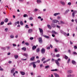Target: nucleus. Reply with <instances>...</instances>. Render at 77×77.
<instances>
[{
	"label": "nucleus",
	"instance_id": "obj_1",
	"mask_svg": "<svg viewBox=\"0 0 77 77\" xmlns=\"http://www.w3.org/2000/svg\"><path fill=\"white\" fill-rule=\"evenodd\" d=\"M61 60V59L60 58H58L57 60H55V63L56 64H57V65L58 66H60V64H59V61H60V60Z\"/></svg>",
	"mask_w": 77,
	"mask_h": 77
},
{
	"label": "nucleus",
	"instance_id": "obj_2",
	"mask_svg": "<svg viewBox=\"0 0 77 77\" xmlns=\"http://www.w3.org/2000/svg\"><path fill=\"white\" fill-rule=\"evenodd\" d=\"M41 51L42 54H44L45 52V48H42V49L41 50Z\"/></svg>",
	"mask_w": 77,
	"mask_h": 77
},
{
	"label": "nucleus",
	"instance_id": "obj_3",
	"mask_svg": "<svg viewBox=\"0 0 77 77\" xmlns=\"http://www.w3.org/2000/svg\"><path fill=\"white\" fill-rule=\"evenodd\" d=\"M32 65L33 66V67L34 68H35L36 66V64H34V63H31L30 64H29V66H31V65H32Z\"/></svg>",
	"mask_w": 77,
	"mask_h": 77
},
{
	"label": "nucleus",
	"instance_id": "obj_4",
	"mask_svg": "<svg viewBox=\"0 0 77 77\" xmlns=\"http://www.w3.org/2000/svg\"><path fill=\"white\" fill-rule=\"evenodd\" d=\"M38 42L40 44H42V38L40 37L38 39Z\"/></svg>",
	"mask_w": 77,
	"mask_h": 77
},
{
	"label": "nucleus",
	"instance_id": "obj_5",
	"mask_svg": "<svg viewBox=\"0 0 77 77\" xmlns=\"http://www.w3.org/2000/svg\"><path fill=\"white\" fill-rule=\"evenodd\" d=\"M51 26L52 27L54 28L56 26V25L54 23H52L51 24Z\"/></svg>",
	"mask_w": 77,
	"mask_h": 77
},
{
	"label": "nucleus",
	"instance_id": "obj_6",
	"mask_svg": "<svg viewBox=\"0 0 77 77\" xmlns=\"http://www.w3.org/2000/svg\"><path fill=\"white\" fill-rule=\"evenodd\" d=\"M33 32V30L32 29H29L28 30V33H32V32Z\"/></svg>",
	"mask_w": 77,
	"mask_h": 77
},
{
	"label": "nucleus",
	"instance_id": "obj_7",
	"mask_svg": "<svg viewBox=\"0 0 77 77\" xmlns=\"http://www.w3.org/2000/svg\"><path fill=\"white\" fill-rule=\"evenodd\" d=\"M60 3L61 4H62V5H63V6H64V5H65V2H63L62 1H60Z\"/></svg>",
	"mask_w": 77,
	"mask_h": 77
},
{
	"label": "nucleus",
	"instance_id": "obj_8",
	"mask_svg": "<svg viewBox=\"0 0 77 77\" xmlns=\"http://www.w3.org/2000/svg\"><path fill=\"white\" fill-rule=\"evenodd\" d=\"M73 71L72 70H68L67 71V73L68 74H71V73H72Z\"/></svg>",
	"mask_w": 77,
	"mask_h": 77
},
{
	"label": "nucleus",
	"instance_id": "obj_9",
	"mask_svg": "<svg viewBox=\"0 0 77 77\" xmlns=\"http://www.w3.org/2000/svg\"><path fill=\"white\" fill-rule=\"evenodd\" d=\"M20 73L22 75H25V72L23 71H20Z\"/></svg>",
	"mask_w": 77,
	"mask_h": 77
},
{
	"label": "nucleus",
	"instance_id": "obj_10",
	"mask_svg": "<svg viewBox=\"0 0 77 77\" xmlns=\"http://www.w3.org/2000/svg\"><path fill=\"white\" fill-rule=\"evenodd\" d=\"M54 75L55 77H59V75L57 74L56 73H54Z\"/></svg>",
	"mask_w": 77,
	"mask_h": 77
},
{
	"label": "nucleus",
	"instance_id": "obj_11",
	"mask_svg": "<svg viewBox=\"0 0 77 77\" xmlns=\"http://www.w3.org/2000/svg\"><path fill=\"white\" fill-rule=\"evenodd\" d=\"M43 36L44 37H45V38H47V39H49V38H50V37L49 36H47L45 35H44Z\"/></svg>",
	"mask_w": 77,
	"mask_h": 77
},
{
	"label": "nucleus",
	"instance_id": "obj_12",
	"mask_svg": "<svg viewBox=\"0 0 77 77\" xmlns=\"http://www.w3.org/2000/svg\"><path fill=\"white\" fill-rule=\"evenodd\" d=\"M72 64H73V65H75V64H76V62H75V61L74 60H72Z\"/></svg>",
	"mask_w": 77,
	"mask_h": 77
},
{
	"label": "nucleus",
	"instance_id": "obj_13",
	"mask_svg": "<svg viewBox=\"0 0 77 77\" xmlns=\"http://www.w3.org/2000/svg\"><path fill=\"white\" fill-rule=\"evenodd\" d=\"M39 30L40 33H42V32H43V30H42V29L39 28Z\"/></svg>",
	"mask_w": 77,
	"mask_h": 77
},
{
	"label": "nucleus",
	"instance_id": "obj_14",
	"mask_svg": "<svg viewBox=\"0 0 77 77\" xmlns=\"http://www.w3.org/2000/svg\"><path fill=\"white\" fill-rule=\"evenodd\" d=\"M52 21H53V22H54V23H57V22H58V20H52Z\"/></svg>",
	"mask_w": 77,
	"mask_h": 77
},
{
	"label": "nucleus",
	"instance_id": "obj_15",
	"mask_svg": "<svg viewBox=\"0 0 77 77\" xmlns=\"http://www.w3.org/2000/svg\"><path fill=\"white\" fill-rule=\"evenodd\" d=\"M22 50H24V51H26V48L23 47L22 48Z\"/></svg>",
	"mask_w": 77,
	"mask_h": 77
},
{
	"label": "nucleus",
	"instance_id": "obj_16",
	"mask_svg": "<svg viewBox=\"0 0 77 77\" xmlns=\"http://www.w3.org/2000/svg\"><path fill=\"white\" fill-rule=\"evenodd\" d=\"M35 57H32L31 58H30V60H35Z\"/></svg>",
	"mask_w": 77,
	"mask_h": 77
},
{
	"label": "nucleus",
	"instance_id": "obj_17",
	"mask_svg": "<svg viewBox=\"0 0 77 77\" xmlns=\"http://www.w3.org/2000/svg\"><path fill=\"white\" fill-rule=\"evenodd\" d=\"M47 26L48 27V29H51V26L49 24H48L47 25Z\"/></svg>",
	"mask_w": 77,
	"mask_h": 77
},
{
	"label": "nucleus",
	"instance_id": "obj_18",
	"mask_svg": "<svg viewBox=\"0 0 77 77\" xmlns=\"http://www.w3.org/2000/svg\"><path fill=\"white\" fill-rule=\"evenodd\" d=\"M35 48H36V46L34 45L32 47V49L33 50H34Z\"/></svg>",
	"mask_w": 77,
	"mask_h": 77
},
{
	"label": "nucleus",
	"instance_id": "obj_19",
	"mask_svg": "<svg viewBox=\"0 0 77 77\" xmlns=\"http://www.w3.org/2000/svg\"><path fill=\"white\" fill-rule=\"evenodd\" d=\"M52 33L53 34H57V32H56L55 31H53V30L52 31Z\"/></svg>",
	"mask_w": 77,
	"mask_h": 77
},
{
	"label": "nucleus",
	"instance_id": "obj_20",
	"mask_svg": "<svg viewBox=\"0 0 77 77\" xmlns=\"http://www.w3.org/2000/svg\"><path fill=\"white\" fill-rule=\"evenodd\" d=\"M60 14V13H55L54 14V16H57V15H59Z\"/></svg>",
	"mask_w": 77,
	"mask_h": 77
},
{
	"label": "nucleus",
	"instance_id": "obj_21",
	"mask_svg": "<svg viewBox=\"0 0 77 77\" xmlns=\"http://www.w3.org/2000/svg\"><path fill=\"white\" fill-rule=\"evenodd\" d=\"M14 71H15V69L13 68L11 71V73H13Z\"/></svg>",
	"mask_w": 77,
	"mask_h": 77
},
{
	"label": "nucleus",
	"instance_id": "obj_22",
	"mask_svg": "<svg viewBox=\"0 0 77 77\" xmlns=\"http://www.w3.org/2000/svg\"><path fill=\"white\" fill-rule=\"evenodd\" d=\"M37 2L39 4V3H41V0H37Z\"/></svg>",
	"mask_w": 77,
	"mask_h": 77
},
{
	"label": "nucleus",
	"instance_id": "obj_23",
	"mask_svg": "<svg viewBox=\"0 0 77 77\" xmlns=\"http://www.w3.org/2000/svg\"><path fill=\"white\" fill-rule=\"evenodd\" d=\"M8 19L6 18L5 20H4V21L5 23H7V22H8Z\"/></svg>",
	"mask_w": 77,
	"mask_h": 77
},
{
	"label": "nucleus",
	"instance_id": "obj_24",
	"mask_svg": "<svg viewBox=\"0 0 77 77\" xmlns=\"http://www.w3.org/2000/svg\"><path fill=\"white\" fill-rule=\"evenodd\" d=\"M20 24L21 26H23L24 25V24L23 23V21H20Z\"/></svg>",
	"mask_w": 77,
	"mask_h": 77
},
{
	"label": "nucleus",
	"instance_id": "obj_25",
	"mask_svg": "<svg viewBox=\"0 0 77 77\" xmlns=\"http://www.w3.org/2000/svg\"><path fill=\"white\" fill-rule=\"evenodd\" d=\"M14 57L15 59H17L18 57V56L17 55H14Z\"/></svg>",
	"mask_w": 77,
	"mask_h": 77
},
{
	"label": "nucleus",
	"instance_id": "obj_26",
	"mask_svg": "<svg viewBox=\"0 0 77 77\" xmlns=\"http://www.w3.org/2000/svg\"><path fill=\"white\" fill-rule=\"evenodd\" d=\"M64 58L65 59H66V60H67V59H68V57L66 56V55H65Z\"/></svg>",
	"mask_w": 77,
	"mask_h": 77
},
{
	"label": "nucleus",
	"instance_id": "obj_27",
	"mask_svg": "<svg viewBox=\"0 0 77 77\" xmlns=\"http://www.w3.org/2000/svg\"><path fill=\"white\" fill-rule=\"evenodd\" d=\"M69 9L65 11V14H66V13H68V12H69Z\"/></svg>",
	"mask_w": 77,
	"mask_h": 77
},
{
	"label": "nucleus",
	"instance_id": "obj_28",
	"mask_svg": "<svg viewBox=\"0 0 77 77\" xmlns=\"http://www.w3.org/2000/svg\"><path fill=\"white\" fill-rule=\"evenodd\" d=\"M24 56H26V57H27V56H28V55L27 54L24 53Z\"/></svg>",
	"mask_w": 77,
	"mask_h": 77
},
{
	"label": "nucleus",
	"instance_id": "obj_29",
	"mask_svg": "<svg viewBox=\"0 0 77 77\" xmlns=\"http://www.w3.org/2000/svg\"><path fill=\"white\" fill-rule=\"evenodd\" d=\"M33 19V17H30V18H29V20H32Z\"/></svg>",
	"mask_w": 77,
	"mask_h": 77
},
{
	"label": "nucleus",
	"instance_id": "obj_30",
	"mask_svg": "<svg viewBox=\"0 0 77 77\" xmlns=\"http://www.w3.org/2000/svg\"><path fill=\"white\" fill-rule=\"evenodd\" d=\"M2 50H6V48L5 47H2L1 48Z\"/></svg>",
	"mask_w": 77,
	"mask_h": 77
},
{
	"label": "nucleus",
	"instance_id": "obj_31",
	"mask_svg": "<svg viewBox=\"0 0 77 77\" xmlns=\"http://www.w3.org/2000/svg\"><path fill=\"white\" fill-rule=\"evenodd\" d=\"M45 59V58L43 57L42 59V62H43V61H44Z\"/></svg>",
	"mask_w": 77,
	"mask_h": 77
},
{
	"label": "nucleus",
	"instance_id": "obj_32",
	"mask_svg": "<svg viewBox=\"0 0 77 77\" xmlns=\"http://www.w3.org/2000/svg\"><path fill=\"white\" fill-rule=\"evenodd\" d=\"M49 67H50L49 66H45V68H46V69H47V68H49Z\"/></svg>",
	"mask_w": 77,
	"mask_h": 77
},
{
	"label": "nucleus",
	"instance_id": "obj_33",
	"mask_svg": "<svg viewBox=\"0 0 77 77\" xmlns=\"http://www.w3.org/2000/svg\"><path fill=\"white\" fill-rule=\"evenodd\" d=\"M56 57H60V55H59V54H57L56 55Z\"/></svg>",
	"mask_w": 77,
	"mask_h": 77
},
{
	"label": "nucleus",
	"instance_id": "obj_34",
	"mask_svg": "<svg viewBox=\"0 0 77 77\" xmlns=\"http://www.w3.org/2000/svg\"><path fill=\"white\" fill-rule=\"evenodd\" d=\"M60 33H62L63 34V33L64 32H63V30H60Z\"/></svg>",
	"mask_w": 77,
	"mask_h": 77
},
{
	"label": "nucleus",
	"instance_id": "obj_35",
	"mask_svg": "<svg viewBox=\"0 0 77 77\" xmlns=\"http://www.w3.org/2000/svg\"><path fill=\"white\" fill-rule=\"evenodd\" d=\"M70 58H69L68 59L67 63H69V62H70Z\"/></svg>",
	"mask_w": 77,
	"mask_h": 77
},
{
	"label": "nucleus",
	"instance_id": "obj_36",
	"mask_svg": "<svg viewBox=\"0 0 77 77\" xmlns=\"http://www.w3.org/2000/svg\"><path fill=\"white\" fill-rule=\"evenodd\" d=\"M25 28L28 29V28H29V27L28 25H26L25 26Z\"/></svg>",
	"mask_w": 77,
	"mask_h": 77
},
{
	"label": "nucleus",
	"instance_id": "obj_37",
	"mask_svg": "<svg viewBox=\"0 0 77 77\" xmlns=\"http://www.w3.org/2000/svg\"><path fill=\"white\" fill-rule=\"evenodd\" d=\"M75 16V14L73 12L72 13V17H74Z\"/></svg>",
	"mask_w": 77,
	"mask_h": 77
},
{
	"label": "nucleus",
	"instance_id": "obj_38",
	"mask_svg": "<svg viewBox=\"0 0 77 77\" xmlns=\"http://www.w3.org/2000/svg\"><path fill=\"white\" fill-rule=\"evenodd\" d=\"M14 37V35H11L10 36V38H13Z\"/></svg>",
	"mask_w": 77,
	"mask_h": 77
},
{
	"label": "nucleus",
	"instance_id": "obj_39",
	"mask_svg": "<svg viewBox=\"0 0 77 77\" xmlns=\"http://www.w3.org/2000/svg\"><path fill=\"white\" fill-rule=\"evenodd\" d=\"M40 51V50L38 48H37L36 50L37 52H39Z\"/></svg>",
	"mask_w": 77,
	"mask_h": 77
},
{
	"label": "nucleus",
	"instance_id": "obj_40",
	"mask_svg": "<svg viewBox=\"0 0 77 77\" xmlns=\"http://www.w3.org/2000/svg\"><path fill=\"white\" fill-rule=\"evenodd\" d=\"M25 45H29V44L28 43V42H25Z\"/></svg>",
	"mask_w": 77,
	"mask_h": 77
},
{
	"label": "nucleus",
	"instance_id": "obj_41",
	"mask_svg": "<svg viewBox=\"0 0 77 77\" xmlns=\"http://www.w3.org/2000/svg\"><path fill=\"white\" fill-rule=\"evenodd\" d=\"M4 22H2L1 23L0 25H3V24H4Z\"/></svg>",
	"mask_w": 77,
	"mask_h": 77
},
{
	"label": "nucleus",
	"instance_id": "obj_42",
	"mask_svg": "<svg viewBox=\"0 0 77 77\" xmlns=\"http://www.w3.org/2000/svg\"><path fill=\"white\" fill-rule=\"evenodd\" d=\"M54 51L55 52H57L58 51V50L57 49V48L55 49Z\"/></svg>",
	"mask_w": 77,
	"mask_h": 77
},
{
	"label": "nucleus",
	"instance_id": "obj_43",
	"mask_svg": "<svg viewBox=\"0 0 77 77\" xmlns=\"http://www.w3.org/2000/svg\"><path fill=\"white\" fill-rule=\"evenodd\" d=\"M67 5H69L70 6V5H71V3L70 2H68L67 4Z\"/></svg>",
	"mask_w": 77,
	"mask_h": 77
},
{
	"label": "nucleus",
	"instance_id": "obj_44",
	"mask_svg": "<svg viewBox=\"0 0 77 77\" xmlns=\"http://www.w3.org/2000/svg\"><path fill=\"white\" fill-rule=\"evenodd\" d=\"M13 47H16V46H17V45H16L15 44H13Z\"/></svg>",
	"mask_w": 77,
	"mask_h": 77
},
{
	"label": "nucleus",
	"instance_id": "obj_45",
	"mask_svg": "<svg viewBox=\"0 0 77 77\" xmlns=\"http://www.w3.org/2000/svg\"><path fill=\"white\" fill-rule=\"evenodd\" d=\"M8 30V29L7 28L5 29V32H7Z\"/></svg>",
	"mask_w": 77,
	"mask_h": 77
},
{
	"label": "nucleus",
	"instance_id": "obj_46",
	"mask_svg": "<svg viewBox=\"0 0 77 77\" xmlns=\"http://www.w3.org/2000/svg\"><path fill=\"white\" fill-rule=\"evenodd\" d=\"M73 53L74 54H76V55H77V53L75 52H73Z\"/></svg>",
	"mask_w": 77,
	"mask_h": 77
},
{
	"label": "nucleus",
	"instance_id": "obj_47",
	"mask_svg": "<svg viewBox=\"0 0 77 77\" xmlns=\"http://www.w3.org/2000/svg\"><path fill=\"white\" fill-rule=\"evenodd\" d=\"M30 40H33V37H32L30 38Z\"/></svg>",
	"mask_w": 77,
	"mask_h": 77
},
{
	"label": "nucleus",
	"instance_id": "obj_48",
	"mask_svg": "<svg viewBox=\"0 0 77 77\" xmlns=\"http://www.w3.org/2000/svg\"><path fill=\"white\" fill-rule=\"evenodd\" d=\"M68 52L69 53H70V54H71V51L69 49L68 50Z\"/></svg>",
	"mask_w": 77,
	"mask_h": 77
},
{
	"label": "nucleus",
	"instance_id": "obj_49",
	"mask_svg": "<svg viewBox=\"0 0 77 77\" xmlns=\"http://www.w3.org/2000/svg\"><path fill=\"white\" fill-rule=\"evenodd\" d=\"M9 24H10V25H11L12 24V23H11V22H10L9 23H8V25H9Z\"/></svg>",
	"mask_w": 77,
	"mask_h": 77
},
{
	"label": "nucleus",
	"instance_id": "obj_50",
	"mask_svg": "<svg viewBox=\"0 0 77 77\" xmlns=\"http://www.w3.org/2000/svg\"><path fill=\"white\" fill-rule=\"evenodd\" d=\"M26 16L27 17V14H24L23 15V17H26Z\"/></svg>",
	"mask_w": 77,
	"mask_h": 77
},
{
	"label": "nucleus",
	"instance_id": "obj_51",
	"mask_svg": "<svg viewBox=\"0 0 77 77\" xmlns=\"http://www.w3.org/2000/svg\"><path fill=\"white\" fill-rule=\"evenodd\" d=\"M40 33H41V36H43L44 35H43V32Z\"/></svg>",
	"mask_w": 77,
	"mask_h": 77
},
{
	"label": "nucleus",
	"instance_id": "obj_52",
	"mask_svg": "<svg viewBox=\"0 0 77 77\" xmlns=\"http://www.w3.org/2000/svg\"><path fill=\"white\" fill-rule=\"evenodd\" d=\"M60 23H61L62 24H64V22H63V21H60Z\"/></svg>",
	"mask_w": 77,
	"mask_h": 77
},
{
	"label": "nucleus",
	"instance_id": "obj_53",
	"mask_svg": "<svg viewBox=\"0 0 77 77\" xmlns=\"http://www.w3.org/2000/svg\"><path fill=\"white\" fill-rule=\"evenodd\" d=\"M37 63H40V60H37Z\"/></svg>",
	"mask_w": 77,
	"mask_h": 77
},
{
	"label": "nucleus",
	"instance_id": "obj_54",
	"mask_svg": "<svg viewBox=\"0 0 77 77\" xmlns=\"http://www.w3.org/2000/svg\"><path fill=\"white\" fill-rule=\"evenodd\" d=\"M55 41H56V42H59V41H58V40H57V39H56V38L55 39Z\"/></svg>",
	"mask_w": 77,
	"mask_h": 77
},
{
	"label": "nucleus",
	"instance_id": "obj_55",
	"mask_svg": "<svg viewBox=\"0 0 77 77\" xmlns=\"http://www.w3.org/2000/svg\"><path fill=\"white\" fill-rule=\"evenodd\" d=\"M74 48H75V49H77V46H74Z\"/></svg>",
	"mask_w": 77,
	"mask_h": 77
},
{
	"label": "nucleus",
	"instance_id": "obj_56",
	"mask_svg": "<svg viewBox=\"0 0 77 77\" xmlns=\"http://www.w3.org/2000/svg\"><path fill=\"white\" fill-rule=\"evenodd\" d=\"M22 60H27V59H24L23 58V59H22Z\"/></svg>",
	"mask_w": 77,
	"mask_h": 77
},
{
	"label": "nucleus",
	"instance_id": "obj_57",
	"mask_svg": "<svg viewBox=\"0 0 77 77\" xmlns=\"http://www.w3.org/2000/svg\"><path fill=\"white\" fill-rule=\"evenodd\" d=\"M52 62H54V59L52 58L51 60Z\"/></svg>",
	"mask_w": 77,
	"mask_h": 77
},
{
	"label": "nucleus",
	"instance_id": "obj_58",
	"mask_svg": "<svg viewBox=\"0 0 77 77\" xmlns=\"http://www.w3.org/2000/svg\"><path fill=\"white\" fill-rule=\"evenodd\" d=\"M47 50H49V49H50V47H47Z\"/></svg>",
	"mask_w": 77,
	"mask_h": 77
},
{
	"label": "nucleus",
	"instance_id": "obj_59",
	"mask_svg": "<svg viewBox=\"0 0 77 77\" xmlns=\"http://www.w3.org/2000/svg\"><path fill=\"white\" fill-rule=\"evenodd\" d=\"M38 19H41V16H39L38 17Z\"/></svg>",
	"mask_w": 77,
	"mask_h": 77
},
{
	"label": "nucleus",
	"instance_id": "obj_60",
	"mask_svg": "<svg viewBox=\"0 0 77 77\" xmlns=\"http://www.w3.org/2000/svg\"><path fill=\"white\" fill-rule=\"evenodd\" d=\"M71 75H68V77H71Z\"/></svg>",
	"mask_w": 77,
	"mask_h": 77
},
{
	"label": "nucleus",
	"instance_id": "obj_61",
	"mask_svg": "<svg viewBox=\"0 0 77 77\" xmlns=\"http://www.w3.org/2000/svg\"><path fill=\"white\" fill-rule=\"evenodd\" d=\"M8 63H9V64H11V63H12V61H10L8 62Z\"/></svg>",
	"mask_w": 77,
	"mask_h": 77
},
{
	"label": "nucleus",
	"instance_id": "obj_62",
	"mask_svg": "<svg viewBox=\"0 0 77 77\" xmlns=\"http://www.w3.org/2000/svg\"><path fill=\"white\" fill-rule=\"evenodd\" d=\"M46 62H47V60L46 61H44V62H43V63H45Z\"/></svg>",
	"mask_w": 77,
	"mask_h": 77
},
{
	"label": "nucleus",
	"instance_id": "obj_63",
	"mask_svg": "<svg viewBox=\"0 0 77 77\" xmlns=\"http://www.w3.org/2000/svg\"><path fill=\"white\" fill-rule=\"evenodd\" d=\"M73 13H74V14H75V13H77V11H74Z\"/></svg>",
	"mask_w": 77,
	"mask_h": 77
},
{
	"label": "nucleus",
	"instance_id": "obj_64",
	"mask_svg": "<svg viewBox=\"0 0 77 77\" xmlns=\"http://www.w3.org/2000/svg\"><path fill=\"white\" fill-rule=\"evenodd\" d=\"M75 21L76 24H77V19H75Z\"/></svg>",
	"mask_w": 77,
	"mask_h": 77
}]
</instances>
